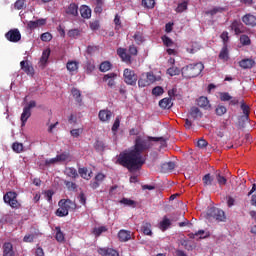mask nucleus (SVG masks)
<instances>
[{
  "mask_svg": "<svg viewBox=\"0 0 256 256\" xmlns=\"http://www.w3.org/2000/svg\"><path fill=\"white\" fill-rule=\"evenodd\" d=\"M153 141L165 145L167 140L163 137L137 136L134 140L133 147L124 150L118 155V165L125 167L128 171H139L145 165V161H147L143 153H147V151L153 149Z\"/></svg>",
  "mask_w": 256,
  "mask_h": 256,
  "instance_id": "obj_1",
  "label": "nucleus"
},
{
  "mask_svg": "<svg viewBox=\"0 0 256 256\" xmlns=\"http://www.w3.org/2000/svg\"><path fill=\"white\" fill-rule=\"evenodd\" d=\"M205 66L201 62L188 64L181 69L182 77L184 79H194V77H199Z\"/></svg>",
  "mask_w": 256,
  "mask_h": 256,
  "instance_id": "obj_2",
  "label": "nucleus"
},
{
  "mask_svg": "<svg viewBox=\"0 0 256 256\" xmlns=\"http://www.w3.org/2000/svg\"><path fill=\"white\" fill-rule=\"evenodd\" d=\"M59 208L56 210L57 217H67L69 211H75L77 204L71 199H61L58 202Z\"/></svg>",
  "mask_w": 256,
  "mask_h": 256,
  "instance_id": "obj_3",
  "label": "nucleus"
},
{
  "mask_svg": "<svg viewBox=\"0 0 256 256\" xmlns=\"http://www.w3.org/2000/svg\"><path fill=\"white\" fill-rule=\"evenodd\" d=\"M208 219H214L217 223H225L227 221V216L225 215V211L219 208L211 207L207 211Z\"/></svg>",
  "mask_w": 256,
  "mask_h": 256,
  "instance_id": "obj_4",
  "label": "nucleus"
},
{
  "mask_svg": "<svg viewBox=\"0 0 256 256\" xmlns=\"http://www.w3.org/2000/svg\"><path fill=\"white\" fill-rule=\"evenodd\" d=\"M17 197H18L17 192L9 191L3 196L4 203L9 205L12 209H20L21 203H19V200H17Z\"/></svg>",
  "mask_w": 256,
  "mask_h": 256,
  "instance_id": "obj_5",
  "label": "nucleus"
},
{
  "mask_svg": "<svg viewBox=\"0 0 256 256\" xmlns=\"http://www.w3.org/2000/svg\"><path fill=\"white\" fill-rule=\"evenodd\" d=\"M37 107V102L35 100H31L27 106L23 108V112L21 114L22 127L25 126L29 117H31V109Z\"/></svg>",
  "mask_w": 256,
  "mask_h": 256,
  "instance_id": "obj_6",
  "label": "nucleus"
},
{
  "mask_svg": "<svg viewBox=\"0 0 256 256\" xmlns=\"http://www.w3.org/2000/svg\"><path fill=\"white\" fill-rule=\"evenodd\" d=\"M123 77H124V82L127 85H137L138 77H137V74H135V71L129 68H126L124 70Z\"/></svg>",
  "mask_w": 256,
  "mask_h": 256,
  "instance_id": "obj_7",
  "label": "nucleus"
},
{
  "mask_svg": "<svg viewBox=\"0 0 256 256\" xmlns=\"http://www.w3.org/2000/svg\"><path fill=\"white\" fill-rule=\"evenodd\" d=\"M5 38L10 43H19L21 41V32L17 28L11 29L5 34Z\"/></svg>",
  "mask_w": 256,
  "mask_h": 256,
  "instance_id": "obj_8",
  "label": "nucleus"
},
{
  "mask_svg": "<svg viewBox=\"0 0 256 256\" xmlns=\"http://www.w3.org/2000/svg\"><path fill=\"white\" fill-rule=\"evenodd\" d=\"M231 31H234L235 35H241L245 33V26L239 20H234L230 25Z\"/></svg>",
  "mask_w": 256,
  "mask_h": 256,
  "instance_id": "obj_9",
  "label": "nucleus"
},
{
  "mask_svg": "<svg viewBox=\"0 0 256 256\" xmlns=\"http://www.w3.org/2000/svg\"><path fill=\"white\" fill-rule=\"evenodd\" d=\"M242 22L248 27H256V16L251 13L245 14L242 17Z\"/></svg>",
  "mask_w": 256,
  "mask_h": 256,
  "instance_id": "obj_10",
  "label": "nucleus"
},
{
  "mask_svg": "<svg viewBox=\"0 0 256 256\" xmlns=\"http://www.w3.org/2000/svg\"><path fill=\"white\" fill-rule=\"evenodd\" d=\"M20 67L22 69V71H24V73H26V75H30L31 77H33L35 75V69L33 68V66L31 64H29L28 61H21L20 62Z\"/></svg>",
  "mask_w": 256,
  "mask_h": 256,
  "instance_id": "obj_11",
  "label": "nucleus"
},
{
  "mask_svg": "<svg viewBox=\"0 0 256 256\" xmlns=\"http://www.w3.org/2000/svg\"><path fill=\"white\" fill-rule=\"evenodd\" d=\"M49 57H51V49L47 48L42 52V56L39 61V67L45 69L47 62L49 61Z\"/></svg>",
  "mask_w": 256,
  "mask_h": 256,
  "instance_id": "obj_12",
  "label": "nucleus"
},
{
  "mask_svg": "<svg viewBox=\"0 0 256 256\" xmlns=\"http://www.w3.org/2000/svg\"><path fill=\"white\" fill-rule=\"evenodd\" d=\"M98 253L101 256H119V251L109 247L99 248Z\"/></svg>",
  "mask_w": 256,
  "mask_h": 256,
  "instance_id": "obj_13",
  "label": "nucleus"
},
{
  "mask_svg": "<svg viewBox=\"0 0 256 256\" xmlns=\"http://www.w3.org/2000/svg\"><path fill=\"white\" fill-rule=\"evenodd\" d=\"M115 79H117V74L115 72L105 74L103 77V81H105L111 89L115 87Z\"/></svg>",
  "mask_w": 256,
  "mask_h": 256,
  "instance_id": "obj_14",
  "label": "nucleus"
},
{
  "mask_svg": "<svg viewBox=\"0 0 256 256\" xmlns=\"http://www.w3.org/2000/svg\"><path fill=\"white\" fill-rule=\"evenodd\" d=\"M131 235H132L131 231L121 229L118 232V239L121 243H127V241H131Z\"/></svg>",
  "mask_w": 256,
  "mask_h": 256,
  "instance_id": "obj_15",
  "label": "nucleus"
},
{
  "mask_svg": "<svg viewBox=\"0 0 256 256\" xmlns=\"http://www.w3.org/2000/svg\"><path fill=\"white\" fill-rule=\"evenodd\" d=\"M117 55L124 61V63L131 64V55L127 53V49L125 48H118L117 49Z\"/></svg>",
  "mask_w": 256,
  "mask_h": 256,
  "instance_id": "obj_16",
  "label": "nucleus"
},
{
  "mask_svg": "<svg viewBox=\"0 0 256 256\" xmlns=\"http://www.w3.org/2000/svg\"><path fill=\"white\" fill-rule=\"evenodd\" d=\"M2 249L3 256H15V251L13 250V244L11 242H5Z\"/></svg>",
  "mask_w": 256,
  "mask_h": 256,
  "instance_id": "obj_17",
  "label": "nucleus"
},
{
  "mask_svg": "<svg viewBox=\"0 0 256 256\" xmlns=\"http://www.w3.org/2000/svg\"><path fill=\"white\" fill-rule=\"evenodd\" d=\"M66 14L71 15L72 17H78L79 16V6L75 3L69 4V6L66 8Z\"/></svg>",
  "mask_w": 256,
  "mask_h": 256,
  "instance_id": "obj_18",
  "label": "nucleus"
},
{
  "mask_svg": "<svg viewBox=\"0 0 256 256\" xmlns=\"http://www.w3.org/2000/svg\"><path fill=\"white\" fill-rule=\"evenodd\" d=\"M78 173L82 179H85L86 181H89L93 177V171L88 170L87 167H82L78 169Z\"/></svg>",
  "mask_w": 256,
  "mask_h": 256,
  "instance_id": "obj_19",
  "label": "nucleus"
},
{
  "mask_svg": "<svg viewBox=\"0 0 256 256\" xmlns=\"http://www.w3.org/2000/svg\"><path fill=\"white\" fill-rule=\"evenodd\" d=\"M98 117H99L100 121L105 123V122L111 120V117H113V113L110 110H100Z\"/></svg>",
  "mask_w": 256,
  "mask_h": 256,
  "instance_id": "obj_20",
  "label": "nucleus"
},
{
  "mask_svg": "<svg viewBox=\"0 0 256 256\" xmlns=\"http://www.w3.org/2000/svg\"><path fill=\"white\" fill-rule=\"evenodd\" d=\"M47 23L46 19H38L36 21H29L27 24L28 29H37V27H42V25H45Z\"/></svg>",
  "mask_w": 256,
  "mask_h": 256,
  "instance_id": "obj_21",
  "label": "nucleus"
},
{
  "mask_svg": "<svg viewBox=\"0 0 256 256\" xmlns=\"http://www.w3.org/2000/svg\"><path fill=\"white\" fill-rule=\"evenodd\" d=\"M189 115L192 119H201L203 117V112L198 107L193 106L190 108Z\"/></svg>",
  "mask_w": 256,
  "mask_h": 256,
  "instance_id": "obj_22",
  "label": "nucleus"
},
{
  "mask_svg": "<svg viewBox=\"0 0 256 256\" xmlns=\"http://www.w3.org/2000/svg\"><path fill=\"white\" fill-rule=\"evenodd\" d=\"M197 105L202 109H209V107H211V104H209V99L205 96H201L197 99Z\"/></svg>",
  "mask_w": 256,
  "mask_h": 256,
  "instance_id": "obj_23",
  "label": "nucleus"
},
{
  "mask_svg": "<svg viewBox=\"0 0 256 256\" xmlns=\"http://www.w3.org/2000/svg\"><path fill=\"white\" fill-rule=\"evenodd\" d=\"M80 14L83 19H91V8L87 5H82L80 7Z\"/></svg>",
  "mask_w": 256,
  "mask_h": 256,
  "instance_id": "obj_24",
  "label": "nucleus"
},
{
  "mask_svg": "<svg viewBox=\"0 0 256 256\" xmlns=\"http://www.w3.org/2000/svg\"><path fill=\"white\" fill-rule=\"evenodd\" d=\"M255 65V60L253 59H243L239 62V66L242 69H251Z\"/></svg>",
  "mask_w": 256,
  "mask_h": 256,
  "instance_id": "obj_25",
  "label": "nucleus"
},
{
  "mask_svg": "<svg viewBox=\"0 0 256 256\" xmlns=\"http://www.w3.org/2000/svg\"><path fill=\"white\" fill-rule=\"evenodd\" d=\"M159 107H161V109H171V107H173V102L171 98H163L162 100H160Z\"/></svg>",
  "mask_w": 256,
  "mask_h": 256,
  "instance_id": "obj_26",
  "label": "nucleus"
},
{
  "mask_svg": "<svg viewBox=\"0 0 256 256\" xmlns=\"http://www.w3.org/2000/svg\"><path fill=\"white\" fill-rule=\"evenodd\" d=\"M141 231L144 235H148L151 237L153 235V231H151V223L143 222L141 226Z\"/></svg>",
  "mask_w": 256,
  "mask_h": 256,
  "instance_id": "obj_27",
  "label": "nucleus"
},
{
  "mask_svg": "<svg viewBox=\"0 0 256 256\" xmlns=\"http://www.w3.org/2000/svg\"><path fill=\"white\" fill-rule=\"evenodd\" d=\"M71 93H72V96L75 99L76 103L81 105V103H83V98L81 97V91L77 88H72Z\"/></svg>",
  "mask_w": 256,
  "mask_h": 256,
  "instance_id": "obj_28",
  "label": "nucleus"
},
{
  "mask_svg": "<svg viewBox=\"0 0 256 256\" xmlns=\"http://www.w3.org/2000/svg\"><path fill=\"white\" fill-rule=\"evenodd\" d=\"M168 227H171V220L167 216H164L163 220L159 223V229L161 231H167Z\"/></svg>",
  "mask_w": 256,
  "mask_h": 256,
  "instance_id": "obj_29",
  "label": "nucleus"
},
{
  "mask_svg": "<svg viewBox=\"0 0 256 256\" xmlns=\"http://www.w3.org/2000/svg\"><path fill=\"white\" fill-rule=\"evenodd\" d=\"M240 103H241L240 108L243 111L244 117L246 121H249V114H250L251 108H249V105L245 104L244 100H242Z\"/></svg>",
  "mask_w": 256,
  "mask_h": 256,
  "instance_id": "obj_30",
  "label": "nucleus"
},
{
  "mask_svg": "<svg viewBox=\"0 0 256 256\" xmlns=\"http://www.w3.org/2000/svg\"><path fill=\"white\" fill-rule=\"evenodd\" d=\"M66 69L70 73H74V71H77V69H79V63L77 61H68L66 64Z\"/></svg>",
  "mask_w": 256,
  "mask_h": 256,
  "instance_id": "obj_31",
  "label": "nucleus"
},
{
  "mask_svg": "<svg viewBox=\"0 0 256 256\" xmlns=\"http://www.w3.org/2000/svg\"><path fill=\"white\" fill-rule=\"evenodd\" d=\"M56 235H55V239L56 241H58V243H63L65 241V234L63 233V231H61V227H56Z\"/></svg>",
  "mask_w": 256,
  "mask_h": 256,
  "instance_id": "obj_32",
  "label": "nucleus"
},
{
  "mask_svg": "<svg viewBox=\"0 0 256 256\" xmlns=\"http://www.w3.org/2000/svg\"><path fill=\"white\" fill-rule=\"evenodd\" d=\"M66 175L67 177H71V179H77L79 177V173H77V169L74 167L66 168Z\"/></svg>",
  "mask_w": 256,
  "mask_h": 256,
  "instance_id": "obj_33",
  "label": "nucleus"
},
{
  "mask_svg": "<svg viewBox=\"0 0 256 256\" xmlns=\"http://www.w3.org/2000/svg\"><path fill=\"white\" fill-rule=\"evenodd\" d=\"M219 59H221L222 61H227L229 59V49L227 48V46L222 47L219 54Z\"/></svg>",
  "mask_w": 256,
  "mask_h": 256,
  "instance_id": "obj_34",
  "label": "nucleus"
},
{
  "mask_svg": "<svg viewBox=\"0 0 256 256\" xmlns=\"http://www.w3.org/2000/svg\"><path fill=\"white\" fill-rule=\"evenodd\" d=\"M224 11H227V9L223 7H214L213 9L206 11V15H211V17H213L214 15H217V13H223Z\"/></svg>",
  "mask_w": 256,
  "mask_h": 256,
  "instance_id": "obj_35",
  "label": "nucleus"
},
{
  "mask_svg": "<svg viewBox=\"0 0 256 256\" xmlns=\"http://www.w3.org/2000/svg\"><path fill=\"white\" fill-rule=\"evenodd\" d=\"M216 180L220 187H223V185H227V178L221 175V171H216Z\"/></svg>",
  "mask_w": 256,
  "mask_h": 256,
  "instance_id": "obj_36",
  "label": "nucleus"
},
{
  "mask_svg": "<svg viewBox=\"0 0 256 256\" xmlns=\"http://www.w3.org/2000/svg\"><path fill=\"white\" fill-rule=\"evenodd\" d=\"M120 203L126 207H137V202L128 198H122Z\"/></svg>",
  "mask_w": 256,
  "mask_h": 256,
  "instance_id": "obj_37",
  "label": "nucleus"
},
{
  "mask_svg": "<svg viewBox=\"0 0 256 256\" xmlns=\"http://www.w3.org/2000/svg\"><path fill=\"white\" fill-rule=\"evenodd\" d=\"M146 74H142L138 80V87H149V82Z\"/></svg>",
  "mask_w": 256,
  "mask_h": 256,
  "instance_id": "obj_38",
  "label": "nucleus"
},
{
  "mask_svg": "<svg viewBox=\"0 0 256 256\" xmlns=\"http://www.w3.org/2000/svg\"><path fill=\"white\" fill-rule=\"evenodd\" d=\"M111 67H113V65L111 64V62L109 61H104L100 64V71L102 73H107V71H110Z\"/></svg>",
  "mask_w": 256,
  "mask_h": 256,
  "instance_id": "obj_39",
  "label": "nucleus"
},
{
  "mask_svg": "<svg viewBox=\"0 0 256 256\" xmlns=\"http://www.w3.org/2000/svg\"><path fill=\"white\" fill-rule=\"evenodd\" d=\"M146 75V78L148 79V84L153 85L156 81H159L158 77L153 74V72H147L144 73Z\"/></svg>",
  "mask_w": 256,
  "mask_h": 256,
  "instance_id": "obj_40",
  "label": "nucleus"
},
{
  "mask_svg": "<svg viewBox=\"0 0 256 256\" xmlns=\"http://www.w3.org/2000/svg\"><path fill=\"white\" fill-rule=\"evenodd\" d=\"M175 169V162L169 161L162 164L163 171H173Z\"/></svg>",
  "mask_w": 256,
  "mask_h": 256,
  "instance_id": "obj_41",
  "label": "nucleus"
},
{
  "mask_svg": "<svg viewBox=\"0 0 256 256\" xmlns=\"http://www.w3.org/2000/svg\"><path fill=\"white\" fill-rule=\"evenodd\" d=\"M134 41L137 43V45H141L145 41V38L143 37V33L136 32L133 36Z\"/></svg>",
  "mask_w": 256,
  "mask_h": 256,
  "instance_id": "obj_42",
  "label": "nucleus"
},
{
  "mask_svg": "<svg viewBox=\"0 0 256 256\" xmlns=\"http://www.w3.org/2000/svg\"><path fill=\"white\" fill-rule=\"evenodd\" d=\"M142 7H145L146 9H154L155 0H142Z\"/></svg>",
  "mask_w": 256,
  "mask_h": 256,
  "instance_id": "obj_43",
  "label": "nucleus"
},
{
  "mask_svg": "<svg viewBox=\"0 0 256 256\" xmlns=\"http://www.w3.org/2000/svg\"><path fill=\"white\" fill-rule=\"evenodd\" d=\"M69 155V152H63L56 155V160L58 161V163H63V161H67V159H69Z\"/></svg>",
  "mask_w": 256,
  "mask_h": 256,
  "instance_id": "obj_44",
  "label": "nucleus"
},
{
  "mask_svg": "<svg viewBox=\"0 0 256 256\" xmlns=\"http://www.w3.org/2000/svg\"><path fill=\"white\" fill-rule=\"evenodd\" d=\"M12 149L15 153H23V143L14 142L12 144Z\"/></svg>",
  "mask_w": 256,
  "mask_h": 256,
  "instance_id": "obj_45",
  "label": "nucleus"
},
{
  "mask_svg": "<svg viewBox=\"0 0 256 256\" xmlns=\"http://www.w3.org/2000/svg\"><path fill=\"white\" fill-rule=\"evenodd\" d=\"M85 69H86V73L88 75H91V73H93V71H95V64H93V62H91V61H87L86 65H85Z\"/></svg>",
  "mask_w": 256,
  "mask_h": 256,
  "instance_id": "obj_46",
  "label": "nucleus"
},
{
  "mask_svg": "<svg viewBox=\"0 0 256 256\" xmlns=\"http://www.w3.org/2000/svg\"><path fill=\"white\" fill-rule=\"evenodd\" d=\"M105 232H107V227L106 226H100L98 228L93 229V234L96 237H99L101 235V233H105Z\"/></svg>",
  "mask_w": 256,
  "mask_h": 256,
  "instance_id": "obj_47",
  "label": "nucleus"
},
{
  "mask_svg": "<svg viewBox=\"0 0 256 256\" xmlns=\"http://www.w3.org/2000/svg\"><path fill=\"white\" fill-rule=\"evenodd\" d=\"M167 73L170 77H175V75H179V73H181V70L177 67H170L167 69Z\"/></svg>",
  "mask_w": 256,
  "mask_h": 256,
  "instance_id": "obj_48",
  "label": "nucleus"
},
{
  "mask_svg": "<svg viewBox=\"0 0 256 256\" xmlns=\"http://www.w3.org/2000/svg\"><path fill=\"white\" fill-rule=\"evenodd\" d=\"M81 35V31L79 29H71L68 31V37L70 39H76V37H79Z\"/></svg>",
  "mask_w": 256,
  "mask_h": 256,
  "instance_id": "obj_49",
  "label": "nucleus"
},
{
  "mask_svg": "<svg viewBox=\"0 0 256 256\" xmlns=\"http://www.w3.org/2000/svg\"><path fill=\"white\" fill-rule=\"evenodd\" d=\"M202 181L205 187H207L208 185H213V178L211 177V174L204 175V177L202 178Z\"/></svg>",
  "mask_w": 256,
  "mask_h": 256,
  "instance_id": "obj_50",
  "label": "nucleus"
},
{
  "mask_svg": "<svg viewBox=\"0 0 256 256\" xmlns=\"http://www.w3.org/2000/svg\"><path fill=\"white\" fill-rule=\"evenodd\" d=\"M163 93H165V91L161 86H156L152 89V95H155V97H159L160 95H163Z\"/></svg>",
  "mask_w": 256,
  "mask_h": 256,
  "instance_id": "obj_51",
  "label": "nucleus"
},
{
  "mask_svg": "<svg viewBox=\"0 0 256 256\" xmlns=\"http://www.w3.org/2000/svg\"><path fill=\"white\" fill-rule=\"evenodd\" d=\"M215 111H216V115L221 117L227 113V108L223 105H218Z\"/></svg>",
  "mask_w": 256,
  "mask_h": 256,
  "instance_id": "obj_52",
  "label": "nucleus"
},
{
  "mask_svg": "<svg viewBox=\"0 0 256 256\" xmlns=\"http://www.w3.org/2000/svg\"><path fill=\"white\" fill-rule=\"evenodd\" d=\"M220 38L223 41V46L227 47V43H229V32L224 31L221 33Z\"/></svg>",
  "mask_w": 256,
  "mask_h": 256,
  "instance_id": "obj_53",
  "label": "nucleus"
},
{
  "mask_svg": "<svg viewBox=\"0 0 256 256\" xmlns=\"http://www.w3.org/2000/svg\"><path fill=\"white\" fill-rule=\"evenodd\" d=\"M64 185H66L69 191H75L77 189V184L71 181H64Z\"/></svg>",
  "mask_w": 256,
  "mask_h": 256,
  "instance_id": "obj_54",
  "label": "nucleus"
},
{
  "mask_svg": "<svg viewBox=\"0 0 256 256\" xmlns=\"http://www.w3.org/2000/svg\"><path fill=\"white\" fill-rule=\"evenodd\" d=\"M96 151H104L105 150V143L101 140H97L94 144Z\"/></svg>",
  "mask_w": 256,
  "mask_h": 256,
  "instance_id": "obj_55",
  "label": "nucleus"
},
{
  "mask_svg": "<svg viewBox=\"0 0 256 256\" xmlns=\"http://www.w3.org/2000/svg\"><path fill=\"white\" fill-rule=\"evenodd\" d=\"M183 11H187V2H182L178 4L176 8V13H183Z\"/></svg>",
  "mask_w": 256,
  "mask_h": 256,
  "instance_id": "obj_56",
  "label": "nucleus"
},
{
  "mask_svg": "<svg viewBox=\"0 0 256 256\" xmlns=\"http://www.w3.org/2000/svg\"><path fill=\"white\" fill-rule=\"evenodd\" d=\"M40 39H41V41H44L45 43H47V42L51 41V39H53V35H51V33H49V32H46L40 36Z\"/></svg>",
  "mask_w": 256,
  "mask_h": 256,
  "instance_id": "obj_57",
  "label": "nucleus"
},
{
  "mask_svg": "<svg viewBox=\"0 0 256 256\" xmlns=\"http://www.w3.org/2000/svg\"><path fill=\"white\" fill-rule=\"evenodd\" d=\"M120 125H121V119L119 117H116L112 126L113 133H117V130L119 129Z\"/></svg>",
  "mask_w": 256,
  "mask_h": 256,
  "instance_id": "obj_58",
  "label": "nucleus"
},
{
  "mask_svg": "<svg viewBox=\"0 0 256 256\" xmlns=\"http://www.w3.org/2000/svg\"><path fill=\"white\" fill-rule=\"evenodd\" d=\"M78 201L81 205L86 206L87 205V196H85V193L80 192L78 196Z\"/></svg>",
  "mask_w": 256,
  "mask_h": 256,
  "instance_id": "obj_59",
  "label": "nucleus"
},
{
  "mask_svg": "<svg viewBox=\"0 0 256 256\" xmlns=\"http://www.w3.org/2000/svg\"><path fill=\"white\" fill-rule=\"evenodd\" d=\"M240 43L243 45H251V38L247 35H242L240 36Z\"/></svg>",
  "mask_w": 256,
  "mask_h": 256,
  "instance_id": "obj_60",
  "label": "nucleus"
},
{
  "mask_svg": "<svg viewBox=\"0 0 256 256\" xmlns=\"http://www.w3.org/2000/svg\"><path fill=\"white\" fill-rule=\"evenodd\" d=\"M25 7V0H17L14 3V8L17 9L18 11H21Z\"/></svg>",
  "mask_w": 256,
  "mask_h": 256,
  "instance_id": "obj_61",
  "label": "nucleus"
},
{
  "mask_svg": "<svg viewBox=\"0 0 256 256\" xmlns=\"http://www.w3.org/2000/svg\"><path fill=\"white\" fill-rule=\"evenodd\" d=\"M162 41L166 47H172V45H173V40H171V38H169V36H163Z\"/></svg>",
  "mask_w": 256,
  "mask_h": 256,
  "instance_id": "obj_62",
  "label": "nucleus"
},
{
  "mask_svg": "<svg viewBox=\"0 0 256 256\" xmlns=\"http://www.w3.org/2000/svg\"><path fill=\"white\" fill-rule=\"evenodd\" d=\"M34 240H35L34 234H27L23 238L24 243H33Z\"/></svg>",
  "mask_w": 256,
  "mask_h": 256,
  "instance_id": "obj_63",
  "label": "nucleus"
},
{
  "mask_svg": "<svg viewBox=\"0 0 256 256\" xmlns=\"http://www.w3.org/2000/svg\"><path fill=\"white\" fill-rule=\"evenodd\" d=\"M220 99L222 101H231L233 99V97H231V95H229L228 92H223L220 94Z\"/></svg>",
  "mask_w": 256,
  "mask_h": 256,
  "instance_id": "obj_64",
  "label": "nucleus"
}]
</instances>
